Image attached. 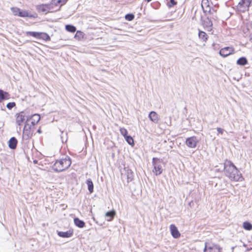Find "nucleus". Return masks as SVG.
Listing matches in <instances>:
<instances>
[{
    "mask_svg": "<svg viewBox=\"0 0 252 252\" xmlns=\"http://www.w3.org/2000/svg\"><path fill=\"white\" fill-rule=\"evenodd\" d=\"M147 1V2H150L151 1H152V0H146Z\"/></svg>",
    "mask_w": 252,
    "mask_h": 252,
    "instance_id": "nucleus-47",
    "label": "nucleus"
},
{
    "mask_svg": "<svg viewBox=\"0 0 252 252\" xmlns=\"http://www.w3.org/2000/svg\"><path fill=\"white\" fill-rule=\"evenodd\" d=\"M25 117L24 112H22L20 113L17 117L16 123L19 126L21 125L22 123L25 121Z\"/></svg>",
    "mask_w": 252,
    "mask_h": 252,
    "instance_id": "nucleus-16",
    "label": "nucleus"
},
{
    "mask_svg": "<svg viewBox=\"0 0 252 252\" xmlns=\"http://www.w3.org/2000/svg\"><path fill=\"white\" fill-rule=\"evenodd\" d=\"M149 119L153 123L157 124L159 120L158 115L154 111H151L148 115Z\"/></svg>",
    "mask_w": 252,
    "mask_h": 252,
    "instance_id": "nucleus-11",
    "label": "nucleus"
},
{
    "mask_svg": "<svg viewBox=\"0 0 252 252\" xmlns=\"http://www.w3.org/2000/svg\"><path fill=\"white\" fill-rule=\"evenodd\" d=\"M134 15L132 13H128V14H126V15H125V19L126 20L128 21H131L132 20H133L134 18Z\"/></svg>",
    "mask_w": 252,
    "mask_h": 252,
    "instance_id": "nucleus-27",
    "label": "nucleus"
},
{
    "mask_svg": "<svg viewBox=\"0 0 252 252\" xmlns=\"http://www.w3.org/2000/svg\"><path fill=\"white\" fill-rule=\"evenodd\" d=\"M234 50L232 48L229 47H225L220 50V55L223 57H226L228 55L233 54Z\"/></svg>",
    "mask_w": 252,
    "mask_h": 252,
    "instance_id": "nucleus-7",
    "label": "nucleus"
},
{
    "mask_svg": "<svg viewBox=\"0 0 252 252\" xmlns=\"http://www.w3.org/2000/svg\"><path fill=\"white\" fill-rule=\"evenodd\" d=\"M243 227L245 230H251L252 229V224L248 221H246L243 222Z\"/></svg>",
    "mask_w": 252,
    "mask_h": 252,
    "instance_id": "nucleus-24",
    "label": "nucleus"
},
{
    "mask_svg": "<svg viewBox=\"0 0 252 252\" xmlns=\"http://www.w3.org/2000/svg\"><path fill=\"white\" fill-rule=\"evenodd\" d=\"M40 120V116L38 114H32V126L38 123Z\"/></svg>",
    "mask_w": 252,
    "mask_h": 252,
    "instance_id": "nucleus-23",
    "label": "nucleus"
},
{
    "mask_svg": "<svg viewBox=\"0 0 252 252\" xmlns=\"http://www.w3.org/2000/svg\"><path fill=\"white\" fill-rule=\"evenodd\" d=\"M201 7L204 13H211V6L208 0H202Z\"/></svg>",
    "mask_w": 252,
    "mask_h": 252,
    "instance_id": "nucleus-9",
    "label": "nucleus"
},
{
    "mask_svg": "<svg viewBox=\"0 0 252 252\" xmlns=\"http://www.w3.org/2000/svg\"><path fill=\"white\" fill-rule=\"evenodd\" d=\"M32 37L46 41L50 40V36L46 32H32Z\"/></svg>",
    "mask_w": 252,
    "mask_h": 252,
    "instance_id": "nucleus-6",
    "label": "nucleus"
},
{
    "mask_svg": "<svg viewBox=\"0 0 252 252\" xmlns=\"http://www.w3.org/2000/svg\"><path fill=\"white\" fill-rule=\"evenodd\" d=\"M68 0H58L57 2L55 3V5H60L61 6L64 5Z\"/></svg>",
    "mask_w": 252,
    "mask_h": 252,
    "instance_id": "nucleus-31",
    "label": "nucleus"
},
{
    "mask_svg": "<svg viewBox=\"0 0 252 252\" xmlns=\"http://www.w3.org/2000/svg\"><path fill=\"white\" fill-rule=\"evenodd\" d=\"M222 171H224V170H223V168L222 169L220 168H217L215 169L216 172H222Z\"/></svg>",
    "mask_w": 252,
    "mask_h": 252,
    "instance_id": "nucleus-41",
    "label": "nucleus"
},
{
    "mask_svg": "<svg viewBox=\"0 0 252 252\" xmlns=\"http://www.w3.org/2000/svg\"><path fill=\"white\" fill-rule=\"evenodd\" d=\"M37 132L39 133H41V130L40 128L38 129L37 130Z\"/></svg>",
    "mask_w": 252,
    "mask_h": 252,
    "instance_id": "nucleus-45",
    "label": "nucleus"
},
{
    "mask_svg": "<svg viewBox=\"0 0 252 252\" xmlns=\"http://www.w3.org/2000/svg\"><path fill=\"white\" fill-rule=\"evenodd\" d=\"M214 245H215V244H213L212 245V246H209V247H208V250H212L214 249V248H215V247H214Z\"/></svg>",
    "mask_w": 252,
    "mask_h": 252,
    "instance_id": "nucleus-42",
    "label": "nucleus"
},
{
    "mask_svg": "<svg viewBox=\"0 0 252 252\" xmlns=\"http://www.w3.org/2000/svg\"><path fill=\"white\" fill-rule=\"evenodd\" d=\"M246 0H241V1L238 3V5L240 7H242L246 3Z\"/></svg>",
    "mask_w": 252,
    "mask_h": 252,
    "instance_id": "nucleus-36",
    "label": "nucleus"
},
{
    "mask_svg": "<svg viewBox=\"0 0 252 252\" xmlns=\"http://www.w3.org/2000/svg\"><path fill=\"white\" fill-rule=\"evenodd\" d=\"M246 6L249 7L252 4V0H246Z\"/></svg>",
    "mask_w": 252,
    "mask_h": 252,
    "instance_id": "nucleus-38",
    "label": "nucleus"
},
{
    "mask_svg": "<svg viewBox=\"0 0 252 252\" xmlns=\"http://www.w3.org/2000/svg\"><path fill=\"white\" fill-rule=\"evenodd\" d=\"M162 160L158 158H153L152 159V164L154 166L153 172L156 176L159 175L162 173Z\"/></svg>",
    "mask_w": 252,
    "mask_h": 252,
    "instance_id": "nucleus-3",
    "label": "nucleus"
},
{
    "mask_svg": "<svg viewBox=\"0 0 252 252\" xmlns=\"http://www.w3.org/2000/svg\"><path fill=\"white\" fill-rule=\"evenodd\" d=\"M32 162H33V164H34V170H35V168L37 169L38 170L42 169V167H43V165L42 164L41 165V167H38L37 165H36V164H38L39 165H40V164H39L38 163V161L37 160L34 159V160H33Z\"/></svg>",
    "mask_w": 252,
    "mask_h": 252,
    "instance_id": "nucleus-28",
    "label": "nucleus"
},
{
    "mask_svg": "<svg viewBox=\"0 0 252 252\" xmlns=\"http://www.w3.org/2000/svg\"><path fill=\"white\" fill-rule=\"evenodd\" d=\"M50 5L49 4L38 5L37 7V9L39 12H47L50 10Z\"/></svg>",
    "mask_w": 252,
    "mask_h": 252,
    "instance_id": "nucleus-14",
    "label": "nucleus"
},
{
    "mask_svg": "<svg viewBox=\"0 0 252 252\" xmlns=\"http://www.w3.org/2000/svg\"><path fill=\"white\" fill-rule=\"evenodd\" d=\"M34 147L33 144L32 143V148Z\"/></svg>",
    "mask_w": 252,
    "mask_h": 252,
    "instance_id": "nucleus-48",
    "label": "nucleus"
},
{
    "mask_svg": "<svg viewBox=\"0 0 252 252\" xmlns=\"http://www.w3.org/2000/svg\"><path fill=\"white\" fill-rule=\"evenodd\" d=\"M217 131L219 133H220L221 134H222L224 131V129L220 128V127H218L217 128Z\"/></svg>",
    "mask_w": 252,
    "mask_h": 252,
    "instance_id": "nucleus-39",
    "label": "nucleus"
},
{
    "mask_svg": "<svg viewBox=\"0 0 252 252\" xmlns=\"http://www.w3.org/2000/svg\"><path fill=\"white\" fill-rule=\"evenodd\" d=\"M199 139L196 136H193L186 139V144L187 146L190 148H195L197 143L199 142Z\"/></svg>",
    "mask_w": 252,
    "mask_h": 252,
    "instance_id": "nucleus-5",
    "label": "nucleus"
},
{
    "mask_svg": "<svg viewBox=\"0 0 252 252\" xmlns=\"http://www.w3.org/2000/svg\"><path fill=\"white\" fill-rule=\"evenodd\" d=\"M198 36L203 41H206L208 39L207 34L203 31H199Z\"/></svg>",
    "mask_w": 252,
    "mask_h": 252,
    "instance_id": "nucleus-22",
    "label": "nucleus"
},
{
    "mask_svg": "<svg viewBox=\"0 0 252 252\" xmlns=\"http://www.w3.org/2000/svg\"><path fill=\"white\" fill-rule=\"evenodd\" d=\"M208 246L207 245V243H205V247H204V252H206L207 250L208 249Z\"/></svg>",
    "mask_w": 252,
    "mask_h": 252,
    "instance_id": "nucleus-43",
    "label": "nucleus"
},
{
    "mask_svg": "<svg viewBox=\"0 0 252 252\" xmlns=\"http://www.w3.org/2000/svg\"><path fill=\"white\" fill-rule=\"evenodd\" d=\"M223 170L225 176L231 181H242L244 179L236 166L231 161L227 159L224 160Z\"/></svg>",
    "mask_w": 252,
    "mask_h": 252,
    "instance_id": "nucleus-1",
    "label": "nucleus"
},
{
    "mask_svg": "<svg viewBox=\"0 0 252 252\" xmlns=\"http://www.w3.org/2000/svg\"><path fill=\"white\" fill-rule=\"evenodd\" d=\"M120 131L121 134L124 137V138L128 135V131L125 128H121Z\"/></svg>",
    "mask_w": 252,
    "mask_h": 252,
    "instance_id": "nucleus-30",
    "label": "nucleus"
},
{
    "mask_svg": "<svg viewBox=\"0 0 252 252\" xmlns=\"http://www.w3.org/2000/svg\"><path fill=\"white\" fill-rule=\"evenodd\" d=\"M32 121L31 119L27 118L23 133V138L24 140H28L32 138Z\"/></svg>",
    "mask_w": 252,
    "mask_h": 252,
    "instance_id": "nucleus-4",
    "label": "nucleus"
},
{
    "mask_svg": "<svg viewBox=\"0 0 252 252\" xmlns=\"http://www.w3.org/2000/svg\"><path fill=\"white\" fill-rule=\"evenodd\" d=\"M27 34L32 35V32H27Z\"/></svg>",
    "mask_w": 252,
    "mask_h": 252,
    "instance_id": "nucleus-46",
    "label": "nucleus"
},
{
    "mask_svg": "<svg viewBox=\"0 0 252 252\" xmlns=\"http://www.w3.org/2000/svg\"><path fill=\"white\" fill-rule=\"evenodd\" d=\"M74 222L76 226L80 228H83L85 226V222L78 218H75L74 219Z\"/></svg>",
    "mask_w": 252,
    "mask_h": 252,
    "instance_id": "nucleus-15",
    "label": "nucleus"
},
{
    "mask_svg": "<svg viewBox=\"0 0 252 252\" xmlns=\"http://www.w3.org/2000/svg\"><path fill=\"white\" fill-rule=\"evenodd\" d=\"M57 233L59 236L62 238H69L73 235L72 230H68L65 232L57 231Z\"/></svg>",
    "mask_w": 252,
    "mask_h": 252,
    "instance_id": "nucleus-12",
    "label": "nucleus"
},
{
    "mask_svg": "<svg viewBox=\"0 0 252 252\" xmlns=\"http://www.w3.org/2000/svg\"><path fill=\"white\" fill-rule=\"evenodd\" d=\"M15 106V102H9L7 104L6 107L9 109H11Z\"/></svg>",
    "mask_w": 252,
    "mask_h": 252,
    "instance_id": "nucleus-33",
    "label": "nucleus"
},
{
    "mask_svg": "<svg viewBox=\"0 0 252 252\" xmlns=\"http://www.w3.org/2000/svg\"><path fill=\"white\" fill-rule=\"evenodd\" d=\"M126 171L127 182H131L133 179L134 173L133 171L129 169H127Z\"/></svg>",
    "mask_w": 252,
    "mask_h": 252,
    "instance_id": "nucleus-19",
    "label": "nucleus"
},
{
    "mask_svg": "<svg viewBox=\"0 0 252 252\" xmlns=\"http://www.w3.org/2000/svg\"><path fill=\"white\" fill-rule=\"evenodd\" d=\"M169 228L171 234L174 238L177 239L180 237L181 234L179 231L178 228L176 226L175 224H171L169 226Z\"/></svg>",
    "mask_w": 252,
    "mask_h": 252,
    "instance_id": "nucleus-8",
    "label": "nucleus"
},
{
    "mask_svg": "<svg viewBox=\"0 0 252 252\" xmlns=\"http://www.w3.org/2000/svg\"><path fill=\"white\" fill-rule=\"evenodd\" d=\"M67 135L66 132H62V134L61 135V138L62 139V142H63V137H65V136Z\"/></svg>",
    "mask_w": 252,
    "mask_h": 252,
    "instance_id": "nucleus-40",
    "label": "nucleus"
},
{
    "mask_svg": "<svg viewBox=\"0 0 252 252\" xmlns=\"http://www.w3.org/2000/svg\"><path fill=\"white\" fill-rule=\"evenodd\" d=\"M86 184L88 186V189L90 193H92L94 191V184L92 180L91 179H88L86 182Z\"/></svg>",
    "mask_w": 252,
    "mask_h": 252,
    "instance_id": "nucleus-18",
    "label": "nucleus"
},
{
    "mask_svg": "<svg viewBox=\"0 0 252 252\" xmlns=\"http://www.w3.org/2000/svg\"><path fill=\"white\" fill-rule=\"evenodd\" d=\"M11 11L14 15L19 16L20 10L17 7H12L11 8Z\"/></svg>",
    "mask_w": 252,
    "mask_h": 252,
    "instance_id": "nucleus-29",
    "label": "nucleus"
},
{
    "mask_svg": "<svg viewBox=\"0 0 252 252\" xmlns=\"http://www.w3.org/2000/svg\"><path fill=\"white\" fill-rule=\"evenodd\" d=\"M17 140L14 137H11L8 141V146L11 149H15L17 145Z\"/></svg>",
    "mask_w": 252,
    "mask_h": 252,
    "instance_id": "nucleus-13",
    "label": "nucleus"
},
{
    "mask_svg": "<svg viewBox=\"0 0 252 252\" xmlns=\"http://www.w3.org/2000/svg\"><path fill=\"white\" fill-rule=\"evenodd\" d=\"M248 60L245 57H242L239 58L237 61V64L241 66H244L248 64Z\"/></svg>",
    "mask_w": 252,
    "mask_h": 252,
    "instance_id": "nucleus-21",
    "label": "nucleus"
},
{
    "mask_svg": "<svg viewBox=\"0 0 252 252\" xmlns=\"http://www.w3.org/2000/svg\"><path fill=\"white\" fill-rule=\"evenodd\" d=\"M9 98V95L8 93L0 90V102L5 99H8Z\"/></svg>",
    "mask_w": 252,
    "mask_h": 252,
    "instance_id": "nucleus-20",
    "label": "nucleus"
},
{
    "mask_svg": "<svg viewBox=\"0 0 252 252\" xmlns=\"http://www.w3.org/2000/svg\"><path fill=\"white\" fill-rule=\"evenodd\" d=\"M203 25L206 30L211 31L212 30L213 23L209 17L205 18L203 21Z\"/></svg>",
    "mask_w": 252,
    "mask_h": 252,
    "instance_id": "nucleus-10",
    "label": "nucleus"
},
{
    "mask_svg": "<svg viewBox=\"0 0 252 252\" xmlns=\"http://www.w3.org/2000/svg\"><path fill=\"white\" fill-rule=\"evenodd\" d=\"M115 215V211L114 210L107 212L105 214V218L107 221H111Z\"/></svg>",
    "mask_w": 252,
    "mask_h": 252,
    "instance_id": "nucleus-17",
    "label": "nucleus"
},
{
    "mask_svg": "<svg viewBox=\"0 0 252 252\" xmlns=\"http://www.w3.org/2000/svg\"><path fill=\"white\" fill-rule=\"evenodd\" d=\"M19 16L23 17L29 16L28 13L26 11H20Z\"/></svg>",
    "mask_w": 252,
    "mask_h": 252,
    "instance_id": "nucleus-32",
    "label": "nucleus"
},
{
    "mask_svg": "<svg viewBox=\"0 0 252 252\" xmlns=\"http://www.w3.org/2000/svg\"><path fill=\"white\" fill-rule=\"evenodd\" d=\"M37 17V14L36 13H32V18H35Z\"/></svg>",
    "mask_w": 252,
    "mask_h": 252,
    "instance_id": "nucleus-44",
    "label": "nucleus"
},
{
    "mask_svg": "<svg viewBox=\"0 0 252 252\" xmlns=\"http://www.w3.org/2000/svg\"><path fill=\"white\" fill-rule=\"evenodd\" d=\"M125 139L129 145L131 146L134 145V140L130 135H127L125 137Z\"/></svg>",
    "mask_w": 252,
    "mask_h": 252,
    "instance_id": "nucleus-25",
    "label": "nucleus"
},
{
    "mask_svg": "<svg viewBox=\"0 0 252 252\" xmlns=\"http://www.w3.org/2000/svg\"><path fill=\"white\" fill-rule=\"evenodd\" d=\"M176 4L177 2L174 0H170V1L168 4V6L169 7H171Z\"/></svg>",
    "mask_w": 252,
    "mask_h": 252,
    "instance_id": "nucleus-35",
    "label": "nucleus"
},
{
    "mask_svg": "<svg viewBox=\"0 0 252 252\" xmlns=\"http://www.w3.org/2000/svg\"><path fill=\"white\" fill-rule=\"evenodd\" d=\"M214 247V249L217 250L218 252H220L222 249V248L219 245L215 244Z\"/></svg>",
    "mask_w": 252,
    "mask_h": 252,
    "instance_id": "nucleus-37",
    "label": "nucleus"
},
{
    "mask_svg": "<svg viewBox=\"0 0 252 252\" xmlns=\"http://www.w3.org/2000/svg\"><path fill=\"white\" fill-rule=\"evenodd\" d=\"M71 164L70 157L66 156L64 158L57 160L52 166L53 170L57 173L61 172L68 169Z\"/></svg>",
    "mask_w": 252,
    "mask_h": 252,
    "instance_id": "nucleus-2",
    "label": "nucleus"
},
{
    "mask_svg": "<svg viewBox=\"0 0 252 252\" xmlns=\"http://www.w3.org/2000/svg\"><path fill=\"white\" fill-rule=\"evenodd\" d=\"M65 29L67 32H74L76 30V27L72 25H66Z\"/></svg>",
    "mask_w": 252,
    "mask_h": 252,
    "instance_id": "nucleus-26",
    "label": "nucleus"
},
{
    "mask_svg": "<svg viewBox=\"0 0 252 252\" xmlns=\"http://www.w3.org/2000/svg\"><path fill=\"white\" fill-rule=\"evenodd\" d=\"M83 32L81 31H77L75 34V37L76 38L77 37H78L79 38L80 37H83Z\"/></svg>",
    "mask_w": 252,
    "mask_h": 252,
    "instance_id": "nucleus-34",
    "label": "nucleus"
}]
</instances>
